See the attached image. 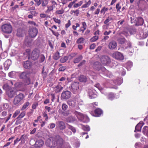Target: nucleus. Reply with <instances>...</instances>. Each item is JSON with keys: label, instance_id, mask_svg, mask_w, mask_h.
<instances>
[{"label": "nucleus", "instance_id": "obj_1", "mask_svg": "<svg viewBox=\"0 0 148 148\" xmlns=\"http://www.w3.org/2000/svg\"><path fill=\"white\" fill-rule=\"evenodd\" d=\"M63 139L59 136H57L54 138L50 137L47 139L46 141V145L50 147L60 148L63 143Z\"/></svg>", "mask_w": 148, "mask_h": 148}, {"label": "nucleus", "instance_id": "obj_2", "mask_svg": "<svg viewBox=\"0 0 148 148\" xmlns=\"http://www.w3.org/2000/svg\"><path fill=\"white\" fill-rule=\"evenodd\" d=\"M21 79H23L25 84L29 85L31 83L30 77L31 76L29 73L27 72H23L21 73L19 75Z\"/></svg>", "mask_w": 148, "mask_h": 148}, {"label": "nucleus", "instance_id": "obj_3", "mask_svg": "<svg viewBox=\"0 0 148 148\" xmlns=\"http://www.w3.org/2000/svg\"><path fill=\"white\" fill-rule=\"evenodd\" d=\"M74 114L77 116L78 119L82 122L87 123L89 121V118L87 116L77 111L74 112Z\"/></svg>", "mask_w": 148, "mask_h": 148}, {"label": "nucleus", "instance_id": "obj_4", "mask_svg": "<svg viewBox=\"0 0 148 148\" xmlns=\"http://www.w3.org/2000/svg\"><path fill=\"white\" fill-rule=\"evenodd\" d=\"M1 29L3 32L7 34L11 33L12 30V26L9 24H5L1 26Z\"/></svg>", "mask_w": 148, "mask_h": 148}, {"label": "nucleus", "instance_id": "obj_5", "mask_svg": "<svg viewBox=\"0 0 148 148\" xmlns=\"http://www.w3.org/2000/svg\"><path fill=\"white\" fill-rule=\"evenodd\" d=\"M40 54V51L38 49H34L32 51L31 54V58L34 60H36L38 59Z\"/></svg>", "mask_w": 148, "mask_h": 148}, {"label": "nucleus", "instance_id": "obj_6", "mask_svg": "<svg viewBox=\"0 0 148 148\" xmlns=\"http://www.w3.org/2000/svg\"><path fill=\"white\" fill-rule=\"evenodd\" d=\"M112 57L117 60H122L124 59V57L123 54L118 51H116L112 54Z\"/></svg>", "mask_w": 148, "mask_h": 148}, {"label": "nucleus", "instance_id": "obj_7", "mask_svg": "<svg viewBox=\"0 0 148 148\" xmlns=\"http://www.w3.org/2000/svg\"><path fill=\"white\" fill-rule=\"evenodd\" d=\"M24 95L22 93H20L18 95L16 96L13 101L14 104H16L18 103L24 98Z\"/></svg>", "mask_w": 148, "mask_h": 148}, {"label": "nucleus", "instance_id": "obj_8", "mask_svg": "<svg viewBox=\"0 0 148 148\" xmlns=\"http://www.w3.org/2000/svg\"><path fill=\"white\" fill-rule=\"evenodd\" d=\"M101 62L103 65H108L110 62V60L108 56H103L101 58Z\"/></svg>", "mask_w": 148, "mask_h": 148}, {"label": "nucleus", "instance_id": "obj_9", "mask_svg": "<svg viewBox=\"0 0 148 148\" xmlns=\"http://www.w3.org/2000/svg\"><path fill=\"white\" fill-rule=\"evenodd\" d=\"M79 88V83L78 82H74L71 84V90L74 93L77 92Z\"/></svg>", "mask_w": 148, "mask_h": 148}, {"label": "nucleus", "instance_id": "obj_10", "mask_svg": "<svg viewBox=\"0 0 148 148\" xmlns=\"http://www.w3.org/2000/svg\"><path fill=\"white\" fill-rule=\"evenodd\" d=\"M38 32V30L36 28H30L29 31V36L32 38L34 37L37 35Z\"/></svg>", "mask_w": 148, "mask_h": 148}, {"label": "nucleus", "instance_id": "obj_11", "mask_svg": "<svg viewBox=\"0 0 148 148\" xmlns=\"http://www.w3.org/2000/svg\"><path fill=\"white\" fill-rule=\"evenodd\" d=\"M88 95L90 99L94 98L96 97L97 95L96 91L92 89H89L88 91Z\"/></svg>", "mask_w": 148, "mask_h": 148}, {"label": "nucleus", "instance_id": "obj_12", "mask_svg": "<svg viewBox=\"0 0 148 148\" xmlns=\"http://www.w3.org/2000/svg\"><path fill=\"white\" fill-rule=\"evenodd\" d=\"M71 95V92L68 91L63 92L61 95V97L64 99H67L70 98Z\"/></svg>", "mask_w": 148, "mask_h": 148}, {"label": "nucleus", "instance_id": "obj_13", "mask_svg": "<svg viewBox=\"0 0 148 148\" xmlns=\"http://www.w3.org/2000/svg\"><path fill=\"white\" fill-rule=\"evenodd\" d=\"M117 45L116 42L114 40H112L109 42L108 47L110 49H114L116 48Z\"/></svg>", "mask_w": 148, "mask_h": 148}, {"label": "nucleus", "instance_id": "obj_14", "mask_svg": "<svg viewBox=\"0 0 148 148\" xmlns=\"http://www.w3.org/2000/svg\"><path fill=\"white\" fill-rule=\"evenodd\" d=\"M143 125L144 124L142 121L140 122L136 126L134 132L140 131L141 128Z\"/></svg>", "mask_w": 148, "mask_h": 148}, {"label": "nucleus", "instance_id": "obj_15", "mask_svg": "<svg viewBox=\"0 0 148 148\" xmlns=\"http://www.w3.org/2000/svg\"><path fill=\"white\" fill-rule=\"evenodd\" d=\"M93 67L95 69L99 71V70L101 68V65L99 62H96L94 63Z\"/></svg>", "mask_w": 148, "mask_h": 148}, {"label": "nucleus", "instance_id": "obj_16", "mask_svg": "<svg viewBox=\"0 0 148 148\" xmlns=\"http://www.w3.org/2000/svg\"><path fill=\"white\" fill-rule=\"evenodd\" d=\"M11 64V62L10 60H6L4 64L5 69L6 70H8Z\"/></svg>", "mask_w": 148, "mask_h": 148}, {"label": "nucleus", "instance_id": "obj_17", "mask_svg": "<svg viewBox=\"0 0 148 148\" xmlns=\"http://www.w3.org/2000/svg\"><path fill=\"white\" fill-rule=\"evenodd\" d=\"M58 127L60 130H63L65 128V126L64 123L62 121H58L57 122Z\"/></svg>", "mask_w": 148, "mask_h": 148}, {"label": "nucleus", "instance_id": "obj_18", "mask_svg": "<svg viewBox=\"0 0 148 148\" xmlns=\"http://www.w3.org/2000/svg\"><path fill=\"white\" fill-rule=\"evenodd\" d=\"M137 21L136 23V25H142L144 23L143 19L141 17H138L137 18Z\"/></svg>", "mask_w": 148, "mask_h": 148}, {"label": "nucleus", "instance_id": "obj_19", "mask_svg": "<svg viewBox=\"0 0 148 148\" xmlns=\"http://www.w3.org/2000/svg\"><path fill=\"white\" fill-rule=\"evenodd\" d=\"M44 144V142L41 140H37L35 143V146L38 147H42Z\"/></svg>", "mask_w": 148, "mask_h": 148}, {"label": "nucleus", "instance_id": "obj_20", "mask_svg": "<svg viewBox=\"0 0 148 148\" xmlns=\"http://www.w3.org/2000/svg\"><path fill=\"white\" fill-rule=\"evenodd\" d=\"M95 116L96 117L99 116L103 113L102 110L99 108L96 109L95 111Z\"/></svg>", "mask_w": 148, "mask_h": 148}, {"label": "nucleus", "instance_id": "obj_21", "mask_svg": "<svg viewBox=\"0 0 148 148\" xmlns=\"http://www.w3.org/2000/svg\"><path fill=\"white\" fill-rule=\"evenodd\" d=\"M7 92L8 96L11 98L13 97L15 94V92L13 90H8Z\"/></svg>", "mask_w": 148, "mask_h": 148}, {"label": "nucleus", "instance_id": "obj_22", "mask_svg": "<svg viewBox=\"0 0 148 148\" xmlns=\"http://www.w3.org/2000/svg\"><path fill=\"white\" fill-rule=\"evenodd\" d=\"M57 4H52L51 6L47 5V9L46 11V13H48L49 12L52 11L53 10V8L56 7V5H57Z\"/></svg>", "mask_w": 148, "mask_h": 148}, {"label": "nucleus", "instance_id": "obj_23", "mask_svg": "<svg viewBox=\"0 0 148 148\" xmlns=\"http://www.w3.org/2000/svg\"><path fill=\"white\" fill-rule=\"evenodd\" d=\"M95 86L98 88L100 91L102 93L105 95L106 94V92L104 88H103L101 87L99 84H96Z\"/></svg>", "mask_w": 148, "mask_h": 148}, {"label": "nucleus", "instance_id": "obj_24", "mask_svg": "<svg viewBox=\"0 0 148 148\" xmlns=\"http://www.w3.org/2000/svg\"><path fill=\"white\" fill-rule=\"evenodd\" d=\"M126 48L131 53H132L134 51L132 47V45L130 42H129L127 43V46L126 47Z\"/></svg>", "mask_w": 148, "mask_h": 148}, {"label": "nucleus", "instance_id": "obj_25", "mask_svg": "<svg viewBox=\"0 0 148 148\" xmlns=\"http://www.w3.org/2000/svg\"><path fill=\"white\" fill-rule=\"evenodd\" d=\"M123 79L121 78H119L114 81V83L118 85H120L123 82Z\"/></svg>", "mask_w": 148, "mask_h": 148}, {"label": "nucleus", "instance_id": "obj_26", "mask_svg": "<svg viewBox=\"0 0 148 148\" xmlns=\"http://www.w3.org/2000/svg\"><path fill=\"white\" fill-rule=\"evenodd\" d=\"M79 80L81 82H85L87 80V78L86 76L82 75L79 77Z\"/></svg>", "mask_w": 148, "mask_h": 148}, {"label": "nucleus", "instance_id": "obj_27", "mask_svg": "<svg viewBox=\"0 0 148 148\" xmlns=\"http://www.w3.org/2000/svg\"><path fill=\"white\" fill-rule=\"evenodd\" d=\"M31 66V63L29 61H26L23 64V66L26 69H29Z\"/></svg>", "mask_w": 148, "mask_h": 148}, {"label": "nucleus", "instance_id": "obj_28", "mask_svg": "<svg viewBox=\"0 0 148 148\" xmlns=\"http://www.w3.org/2000/svg\"><path fill=\"white\" fill-rule=\"evenodd\" d=\"M82 56H80L77 58L74 59L73 60V62L74 63H78L82 59Z\"/></svg>", "mask_w": 148, "mask_h": 148}, {"label": "nucleus", "instance_id": "obj_29", "mask_svg": "<svg viewBox=\"0 0 148 148\" xmlns=\"http://www.w3.org/2000/svg\"><path fill=\"white\" fill-rule=\"evenodd\" d=\"M143 132L148 137V127L145 126L143 128Z\"/></svg>", "mask_w": 148, "mask_h": 148}, {"label": "nucleus", "instance_id": "obj_30", "mask_svg": "<svg viewBox=\"0 0 148 148\" xmlns=\"http://www.w3.org/2000/svg\"><path fill=\"white\" fill-rule=\"evenodd\" d=\"M30 105V103L27 101L24 103L21 108V110H23L27 108Z\"/></svg>", "mask_w": 148, "mask_h": 148}, {"label": "nucleus", "instance_id": "obj_31", "mask_svg": "<svg viewBox=\"0 0 148 148\" xmlns=\"http://www.w3.org/2000/svg\"><path fill=\"white\" fill-rule=\"evenodd\" d=\"M114 95L113 93L110 92L108 95V99L110 100H112L114 99Z\"/></svg>", "mask_w": 148, "mask_h": 148}, {"label": "nucleus", "instance_id": "obj_32", "mask_svg": "<svg viewBox=\"0 0 148 148\" xmlns=\"http://www.w3.org/2000/svg\"><path fill=\"white\" fill-rule=\"evenodd\" d=\"M67 103L69 106L72 107H74L75 106V101L73 100H69L67 101Z\"/></svg>", "mask_w": 148, "mask_h": 148}, {"label": "nucleus", "instance_id": "obj_33", "mask_svg": "<svg viewBox=\"0 0 148 148\" xmlns=\"http://www.w3.org/2000/svg\"><path fill=\"white\" fill-rule=\"evenodd\" d=\"M60 57V53L58 51L56 52L53 56V58L55 60H58Z\"/></svg>", "mask_w": 148, "mask_h": 148}, {"label": "nucleus", "instance_id": "obj_34", "mask_svg": "<svg viewBox=\"0 0 148 148\" xmlns=\"http://www.w3.org/2000/svg\"><path fill=\"white\" fill-rule=\"evenodd\" d=\"M119 73H121L122 75H124L125 74V71L123 67H121L120 68Z\"/></svg>", "mask_w": 148, "mask_h": 148}, {"label": "nucleus", "instance_id": "obj_35", "mask_svg": "<svg viewBox=\"0 0 148 148\" xmlns=\"http://www.w3.org/2000/svg\"><path fill=\"white\" fill-rule=\"evenodd\" d=\"M125 39L123 38H119L118 41L121 44H124L126 41Z\"/></svg>", "mask_w": 148, "mask_h": 148}, {"label": "nucleus", "instance_id": "obj_36", "mask_svg": "<svg viewBox=\"0 0 148 148\" xmlns=\"http://www.w3.org/2000/svg\"><path fill=\"white\" fill-rule=\"evenodd\" d=\"M68 59V57L67 56H65L60 59V61L62 63H64L67 61Z\"/></svg>", "mask_w": 148, "mask_h": 148}, {"label": "nucleus", "instance_id": "obj_37", "mask_svg": "<svg viewBox=\"0 0 148 148\" xmlns=\"http://www.w3.org/2000/svg\"><path fill=\"white\" fill-rule=\"evenodd\" d=\"M75 120V119L72 116L69 117L66 119V121L68 122H72Z\"/></svg>", "mask_w": 148, "mask_h": 148}, {"label": "nucleus", "instance_id": "obj_38", "mask_svg": "<svg viewBox=\"0 0 148 148\" xmlns=\"http://www.w3.org/2000/svg\"><path fill=\"white\" fill-rule=\"evenodd\" d=\"M67 126L68 128L70 129L74 133L76 132V130L74 127L69 125H67Z\"/></svg>", "mask_w": 148, "mask_h": 148}, {"label": "nucleus", "instance_id": "obj_39", "mask_svg": "<svg viewBox=\"0 0 148 148\" xmlns=\"http://www.w3.org/2000/svg\"><path fill=\"white\" fill-rule=\"evenodd\" d=\"M28 135H22L21 137V140L25 141L27 140L28 138Z\"/></svg>", "mask_w": 148, "mask_h": 148}, {"label": "nucleus", "instance_id": "obj_40", "mask_svg": "<svg viewBox=\"0 0 148 148\" xmlns=\"http://www.w3.org/2000/svg\"><path fill=\"white\" fill-rule=\"evenodd\" d=\"M64 11L63 9H61L60 10H57L55 13L57 14H63L64 12Z\"/></svg>", "mask_w": 148, "mask_h": 148}, {"label": "nucleus", "instance_id": "obj_41", "mask_svg": "<svg viewBox=\"0 0 148 148\" xmlns=\"http://www.w3.org/2000/svg\"><path fill=\"white\" fill-rule=\"evenodd\" d=\"M98 38L99 36H98L95 35L90 38V40L92 42H95L98 39Z\"/></svg>", "mask_w": 148, "mask_h": 148}, {"label": "nucleus", "instance_id": "obj_42", "mask_svg": "<svg viewBox=\"0 0 148 148\" xmlns=\"http://www.w3.org/2000/svg\"><path fill=\"white\" fill-rule=\"evenodd\" d=\"M56 91L57 92H58L60 91L63 89V87H62L61 86L59 85L57 86L56 87Z\"/></svg>", "mask_w": 148, "mask_h": 148}, {"label": "nucleus", "instance_id": "obj_43", "mask_svg": "<svg viewBox=\"0 0 148 148\" xmlns=\"http://www.w3.org/2000/svg\"><path fill=\"white\" fill-rule=\"evenodd\" d=\"M108 10V8L104 7L100 11V13L101 14L103 13V14H105L106 12Z\"/></svg>", "mask_w": 148, "mask_h": 148}, {"label": "nucleus", "instance_id": "obj_44", "mask_svg": "<svg viewBox=\"0 0 148 148\" xmlns=\"http://www.w3.org/2000/svg\"><path fill=\"white\" fill-rule=\"evenodd\" d=\"M41 5L43 7H46L48 3V1L47 0L42 1Z\"/></svg>", "mask_w": 148, "mask_h": 148}, {"label": "nucleus", "instance_id": "obj_45", "mask_svg": "<svg viewBox=\"0 0 148 148\" xmlns=\"http://www.w3.org/2000/svg\"><path fill=\"white\" fill-rule=\"evenodd\" d=\"M91 1L89 0L86 3L83 5L82 7V8H86L89 6L91 4Z\"/></svg>", "mask_w": 148, "mask_h": 148}, {"label": "nucleus", "instance_id": "obj_46", "mask_svg": "<svg viewBox=\"0 0 148 148\" xmlns=\"http://www.w3.org/2000/svg\"><path fill=\"white\" fill-rule=\"evenodd\" d=\"M68 108V106L66 104L63 103L62 106V108L64 111L66 110Z\"/></svg>", "mask_w": 148, "mask_h": 148}, {"label": "nucleus", "instance_id": "obj_47", "mask_svg": "<svg viewBox=\"0 0 148 148\" xmlns=\"http://www.w3.org/2000/svg\"><path fill=\"white\" fill-rule=\"evenodd\" d=\"M25 112H22L17 117L18 119H21L23 118L25 115Z\"/></svg>", "mask_w": 148, "mask_h": 148}, {"label": "nucleus", "instance_id": "obj_48", "mask_svg": "<svg viewBox=\"0 0 148 148\" xmlns=\"http://www.w3.org/2000/svg\"><path fill=\"white\" fill-rule=\"evenodd\" d=\"M112 17L108 16L104 21V23L105 24H106L110 21L112 20Z\"/></svg>", "mask_w": 148, "mask_h": 148}, {"label": "nucleus", "instance_id": "obj_49", "mask_svg": "<svg viewBox=\"0 0 148 148\" xmlns=\"http://www.w3.org/2000/svg\"><path fill=\"white\" fill-rule=\"evenodd\" d=\"M82 4V1H81L78 3L75 4L73 5V7L74 8H77L79 6H80Z\"/></svg>", "mask_w": 148, "mask_h": 148}, {"label": "nucleus", "instance_id": "obj_50", "mask_svg": "<svg viewBox=\"0 0 148 148\" xmlns=\"http://www.w3.org/2000/svg\"><path fill=\"white\" fill-rule=\"evenodd\" d=\"M84 38L82 37H81L78 39L77 42L78 43H83L84 41Z\"/></svg>", "mask_w": 148, "mask_h": 148}, {"label": "nucleus", "instance_id": "obj_51", "mask_svg": "<svg viewBox=\"0 0 148 148\" xmlns=\"http://www.w3.org/2000/svg\"><path fill=\"white\" fill-rule=\"evenodd\" d=\"M82 127L83 129L84 130L88 131L90 130V128L88 126H83Z\"/></svg>", "mask_w": 148, "mask_h": 148}, {"label": "nucleus", "instance_id": "obj_52", "mask_svg": "<svg viewBox=\"0 0 148 148\" xmlns=\"http://www.w3.org/2000/svg\"><path fill=\"white\" fill-rule=\"evenodd\" d=\"M66 66H63L59 68L58 71H63L66 69Z\"/></svg>", "mask_w": 148, "mask_h": 148}, {"label": "nucleus", "instance_id": "obj_53", "mask_svg": "<svg viewBox=\"0 0 148 148\" xmlns=\"http://www.w3.org/2000/svg\"><path fill=\"white\" fill-rule=\"evenodd\" d=\"M20 111L19 110H16L15 112H14V113L13 116V117L14 118H15V117H16L17 116V115L18 114L20 113Z\"/></svg>", "mask_w": 148, "mask_h": 148}, {"label": "nucleus", "instance_id": "obj_54", "mask_svg": "<svg viewBox=\"0 0 148 148\" xmlns=\"http://www.w3.org/2000/svg\"><path fill=\"white\" fill-rule=\"evenodd\" d=\"M49 29L51 30L53 34L55 36H58L59 35V34L58 32H55L53 30H52L51 29L49 28Z\"/></svg>", "mask_w": 148, "mask_h": 148}, {"label": "nucleus", "instance_id": "obj_55", "mask_svg": "<svg viewBox=\"0 0 148 148\" xmlns=\"http://www.w3.org/2000/svg\"><path fill=\"white\" fill-rule=\"evenodd\" d=\"M62 114L64 116H67L70 114V111L69 110H67L65 112H62Z\"/></svg>", "mask_w": 148, "mask_h": 148}, {"label": "nucleus", "instance_id": "obj_56", "mask_svg": "<svg viewBox=\"0 0 148 148\" xmlns=\"http://www.w3.org/2000/svg\"><path fill=\"white\" fill-rule=\"evenodd\" d=\"M3 88L4 90H7L9 88V86L8 84H5L3 85Z\"/></svg>", "mask_w": 148, "mask_h": 148}, {"label": "nucleus", "instance_id": "obj_57", "mask_svg": "<svg viewBox=\"0 0 148 148\" xmlns=\"http://www.w3.org/2000/svg\"><path fill=\"white\" fill-rule=\"evenodd\" d=\"M40 62H42L44 61L45 58V56L43 55H40Z\"/></svg>", "mask_w": 148, "mask_h": 148}, {"label": "nucleus", "instance_id": "obj_58", "mask_svg": "<svg viewBox=\"0 0 148 148\" xmlns=\"http://www.w3.org/2000/svg\"><path fill=\"white\" fill-rule=\"evenodd\" d=\"M116 8L117 11H120V10L121 8V7L120 5V3H118L116 5Z\"/></svg>", "mask_w": 148, "mask_h": 148}, {"label": "nucleus", "instance_id": "obj_59", "mask_svg": "<svg viewBox=\"0 0 148 148\" xmlns=\"http://www.w3.org/2000/svg\"><path fill=\"white\" fill-rule=\"evenodd\" d=\"M53 19L54 21L56 23H58V24H60V23L61 21L60 20L58 19L57 18H53Z\"/></svg>", "mask_w": 148, "mask_h": 148}, {"label": "nucleus", "instance_id": "obj_60", "mask_svg": "<svg viewBox=\"0 0 148 148\" xmlns=\"http://www.w3.org/2000/svg\"><path fill=\"white\" fill-rule=\"evenodd\" d=\"M38 103H34L32 106V108L33 109H35L38 106Z\"/></svg>", "mask_w": 148, "mask_h": 148}, {"label": "nucleus", "instance_id": "obj_61", "mask_svg": "<svg viewBox=\"0 0 148 148\" xmlns=\"http://www.w3.org/2000/svg\"><path fill=\"white\" fill-rule=\"evenodd\" d=\"M76 1L75 0L73 2H71L68 5V7L69 8H71L73 5L76 2Z\"/></svg>", "mask_w": 148, "mask_h": 148}, {"label": "nucleus", "instance_id": "obj_62", "mask_svg": "<svg viewBox=\"0 0 148 148\" xmlns=\"http://www.w3.org/2000/svg\"><path fill=\"white\" fill-rule=\"evenodd\" d=\"M109 38V37L107 36H104L103 38L102 39V40L103 42H105L106 40H108Z\"/></svg>", "mask_w": 148, "mask_h": 148}, {"label": "nucleus", "instance_id": "obj_63", "mask_svg": "<svg viewBox=\"0 0 148 148\" xmlns=\"http://www.w3.org/2000/svg\"><path fill=\"white\" fill-rule=\"evenodd\" d=\"M42 77L43 78V79L44 80L47 77V73L45 72H43V71H42Z\"/></svg>", "mask_w": 148, "mask_h": 148}, {"label": "nucleus", "instance_id": "obj_64", "mask_svg": "<svg viewBox=\"0 0 148 148\" xmlns=\"http://www.w3.org/2000/svg\"><path fill=\"white\" fill-rule=\"evenodd\" d=\"M71 25V21L70 20L68 21V22L65 25V27L66 28L69 27Z\"/></svg>", "mask_w": 148, "mask_h": 148}]
</instances>
